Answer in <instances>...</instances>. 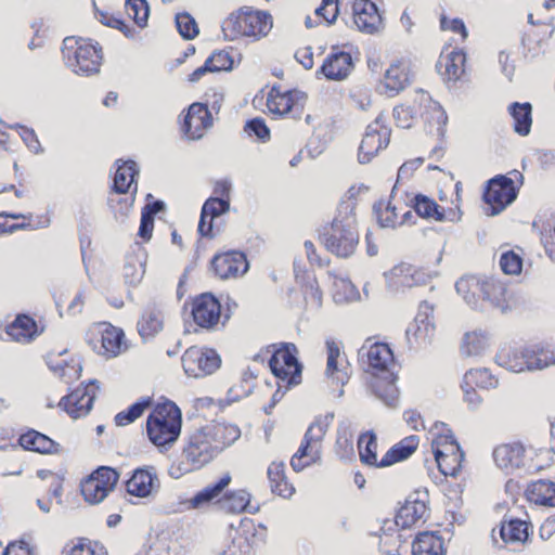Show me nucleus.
I'll list each match as a JSON object with an SVG mask.
<instances>
[{"mask_svg":"<svg viewBox=\"0 0 555 555\" xmlns=\"http://www.w3.org/2000/svg\"><path fill=\"white\" fill-rule=\"evenodd\" d=\"M138 192V184H134L133 189L129 191V196L126 197H109L108 198V207L114 215V218L119 222H125L128 218L134 201H135V194Z\"/></svg>","mask_w":555,"mask_h":555,"instance_id":"obj_46","label":"nucleus"},{"mask_svg":"<svg viewBox=\"0 0 555 555\" xmlns=\"http://www.w3.org/2000/svg\"><path fill=\"white\" fill-rule=\"evenodd\" d=\"M320 240L330 253L340 258H347L354 253L359 244V233L357 227L331 222L321 230Z\"/></svg>","mask_w":555,"mask_h":555,"instance_id":"obj_5","label":"nucleus"},{"mask_svg":"<svg viewBox=\"0 0 555 555\" xmlns=\"http://www.w3.org/2000/svg\"><path fill=\"white\" fill-rule=\"evenodd\" d=\"M17 444L27 451L42 454H55L60 450V444L44 434L35 429H28L22 434Z\"/></svg>","mask_w":555,"mask_h":555,"instance_id":"obj_23","label":"nucleus"},{"mask_svg":"<svg viewBox=\"0 0 555 555\" xmlns=\"http://www.w3.org/2000/svg\"><path fill=\"white\" fill-rule=\"evenodd\" d=\"M214 274L221 280L236 279L248 270L246 255L238 250L217 254L210 261Z\"/></svg>","mask_w":555,"mask_h":555,"instance_id":"obj_15","label":"nucleus"},{"mask_svg":"<svg viewBox=\"0 0 555 555\" xmlns=\"http://www.w3.org/2000/svg\"><path fill=\"white\" fill-rule=\"evenodd\" d=\"M90 477L95 478V481H99L100 486H103L107 492H111L118 482L119 474L113 467L100 466L90 475Z\"/></svg>","mask_w":555,"mask_h":555,"instance_id":"obj_62","label":"nucleus"},{"mask_svg":"<svg viewBox=\"0 0 555 555\" xmlns=\"http://www.w3.org/2000/svg\"><path fill=\"white\" fill-rule=\"evenodd\" d=\"M500 535L504 542H525L528 538V522L519 519L503 522Z\"/></svg>","mask_w":555,"mask_h":555,"instance_id":"obj_49","label":"nucleus"},{"mask_svg":"<svg viewBox=\"0 0 555 555\" xmlns=\"http://www.w3.org/2000/svg\"><path fill=\"white\" fill-rule=\"evenodd\" d=\"M411 83V70L406 63L398 61L385 72L383 86L389 96L397 95Z\"/></svg>","mask_w":555,"mask_h":555,"instance_id":"obj_21","label":"nucleus"},{"mask_svg":"<svg viewBox=\"0 0 555 555\" xmlns=\"http://www.w3.org/2000/svg\"><path fill=\"white\" fill-rule=\"evenodd\" d=\"M378 223L383 228H396L399 225L398 207L392 205L390 201H379L373 206Z\"/></svg>","mask_w":555,"mask_h":555,"instance_id":"obj_51","label":"nucleus"},{"mask_svg":"<svg viewBox=\"0 0 555 555\" xmlns=\"http://www.w3.org/2000/svg\"><path fill=\"white\" fill-rule=\"evenodd\" d=\"M390 129L385 125V118L378 115L365 130L358 151L360 164L370 163L377 153L389 144Z\"/></svg>","mask_w":555,"mask_h":555,"instance_id":"obj_9","label":"nucleus"},{"mask_svg":"<svg viewBox=\"0 0 555 555\" xmlns=\"http://www.w3.org/2000/svg\"><path fill=\"white\" fill-rule=\"evenodd\" d=\"M296 280L301 285L307 305L320 308L322 306V292L315 276L309 273L296 274Z\"/></svg>","mask_w":555,"mask_h":555,"instance_id":"obj_43","label":"nucleus"},{"mask_svg":"<svg viewBox=\"0 0 555 555\" xmlns=\"http://www.w3.org/2000/svg\"><path fill=\"white\" fill-rule=\"evenodd\" d=\"M427 119L431 126L436 125V135L439 140H443L446 134V126L448 122V115L443 107L435 102L430 106V111L428 112Z\"/></svg>","mask_w":555,"mask_h":555,"instance_id":"obj_61","label":"nucleus"},{"mask_svg":"<svg viewBox=\"0 0 555 555\" xmlns=\"http://www.w3.org/2000/svg\"><path fill=\"white\" fill-rule=\"evenodd\" d=\"M327 363L325 374L337 385L344 386L349 380V373L346 370L338 369V357L340 349L333 339L326 340Z\"/></svg>","mask_w":555,"mask_h":555,"instance_id":"obj_37","label":"nucleus"},{"mask_svg":"<svg viewBox=\"0 0 555 555\" xmlns=\"http://www.w3.org/2000/svg\"><path fill=\"white\" fill-rule=\"evenodd\" d=\"M126 10L140 28L146 26L149 18V4L146 0H127Z\"/></svg>","mask_w":555,"mask_h":555,"instance_id":"obj_59","label":"nucleus"},{"mask_svg":"<svg viewBox=\"0 0 555 555\" xmlns=\"http://www.w3.org/2000/svg\"><path fill=\"white\" fill-rule=\"evenodd\" d=\"M212 125V116L207 104L192 103L188 108L181 129L191 140L201 139L207 128Z\"/></svg>","mask_w":555,"mask_h":555,"instance_id":"obj_17","label":"nucleus"},{"mask_svg":"<svg viewBox=\"0 0 555 555\" xmlns=\"http://www.w3.org/2000/svg\"><path fill=\"white\" fill-rule=\"evenodd\" d=\"M145 272V263L137 255H129L122 269L125 282L129 285H138Z\"/></svg>","mask_w":555,"mask_h":555,"instance_id":"obj_53","label":"nucleus"},{"mask_svg":"<svg viewBox=\"0 0 555 555\" xmlns=\"http://www.w3.org/2000/svg\"><path fill=\"white\" fill-rule=\"evenodd\" d=\"M160 483L154 466L139 467L126 481V491L138 498H146L158 490Z\"/></svg>","mask_w":555,"mask_h":555,"instance_id":"obj_18","label":"nucleus"},{"mask_svg":"<svg viewBox=\"0 0 555 555\" xmlns=\"http://www.w3.org/2000/svg\"><path fill=\"white\" fill-rule=\"evenodd\" d=\"M483 299L491 302L494 308L505 312L508 309L506 300V287L498 280H486L480 285Z\"/></svg>","mask_w":555,"mask_h":555,"instance_id":"obj_38","label":"nucleus"},{"mask_svg":"<svg viewBox=\"0 0 555 555\" xmlns=\"http://www.w3.org/2000/svg\"><path fill=\"white\" fill-rule=\"evenodd\" d=\"M255 535L247 531H235L230 543L220 555H253Z\"/></svg>","mask_w":555,"mask_h":555,"instance_id":"obj_42","label":"nucleus"},{"mask_svg":"<svg viewBox=\"0 0 555 555\" xmlns=\"http://www.w3.org/2000/svg\"><path fill=\"white\" fill-rule=\"evenodd\" d=\"M442 453L440 451L436 452L435 461L439 468V472L443 476L456 477L457 474L462 470L464 456H450V457H441Z\"/></svg>","mask_w":555,"mask_h":555,"instance_id":"obj_57","label":"nucleus"},{"mask_svg":"<svg viewBox=\"0 0 555 555\" xmlns=\"http://www.w3.org/2000/svg\"><path fill=\"white\" fill-rule=\"evenodd\" d=\"M518 194L513 179L498 175L490 179L483 192V199L490 205L489 215L501 212L507 205L514 202Z\"/></svg>","mask_w":555,"mask_h":555,"instance_id":"obj_10","label":"nucleus"},{"mask_svg":"<svg viewBox=\"0 0 555 555\" xmlns=\"http://www.w3.org/2000/svg\"><path fill=\"white\" fill-rule=\"evenodd\" d=\"M487 347V337L483 333L473 332L464 336L462 351L466 356H477Z\"/></svg>","mask_w":555,"mask_h":555,"instance_id":"obj_60","label":"nucleus"},{"mask_svg":"<svg viewBox=\"0 0 555 555\" xmlns=\"http://www.w3.org/2000/svg\"><path fill=\"white\" fill-rule=\"evenodd\" d=\"M272 25V17L268 12L246 8L247 37L259 40L269 34Z\"/></svg>","mask_w":555,"mask_h":555,"instance_id":"obj_33","label":"nucleus"},{"mask_svg":"<svg viewBox=\"0 0 555 555\" xmlns=\"http://www.w3.org/2000/svg\"><path fill=\"white\" fill-rule=\"evenodd\" d=\"M164 327V313L162 309L155 305L150 304L142 312L140 320L137 323L139 335L143 339L154 337Z\"/></svg>","mask_w":555,"mask_h":555,"instance_id":"obj_24","label":"nucleus"},{"mask_svg":"<svg viewBox=\"0 0 555 555\" xmlns=\"http://www.w3.org/2000/svg\"><path fill=\"white\" fill-rule=\"evenodd\" d=\"M244 131L249 137H256L261 142H267L270 140V130L261 117L247 120L244 126Z\"/></svg>","mask_w":555,"mask_h":555,"instance_id":"obj_64","label":"nucleus"},{"mask_svg":"<svg viewBox=\"0 0 555 555\" xmlns=\"http://www.w3.org/2000/svg\"><path fill=\"white\" fill-rule=\"evenodd\" d=\"M353 67L351 54L340 50L338 46H333L322 66L317 70V76L322 74L328 80L340 81L350 75Z\"/></svg>","mask_w":555,"mask_h":555,"instance_id":"obj_16","label":"nucleus"},{"mask_svg":"<svg viewBox=\"0 0 555 555\" xmlns=\"http://www.w3.org/2000/svg\"><path fill=\"white\" fill-rule=\"evenodd\" d=\"M181 362L186 375L199 377L214 373L220 366L221 360L214 350L203 351L192 347L185 350Z\"/></svg>","mask_w":555,"mask_h":555,"instance_id":"obj_12","label":"nucleus"},{"mask_svg":"<svg viewBox=\"0 0 555 555\" xmlns=\"http://www.w3.org/2000/svg\"><path fill=\"white\" fill-rule=\"evenodd\" d=\"M267 475L272 493L282 498H289L294 493L295 489L286 478L283 462H272L267 469Z\"/></svg>","mask_w":555,"mask_h":555,"instance_id":"obj_30","label":"nucleus"},{"mask_svg":"<svg viewBox=\"0 0 555 555\" xmlns=\"http://www.w3.org/2000/svg\"><path fill=\"white\" fill-rule=\"evenodd\" d=\"M418 446V437L415 435L408 436L393 444L386 454L379 460L380 467H388L395 463L406 460L412 455Z\"/></svg>","mask_w":555,"mask_h":555,"instance_id":"obj_29","label":"nucleus"},{"mask_svg":"<svg viewBox=\"0 0 555 555\" xmlns=\"http://www.w3.org/2000/svg\"><path fill=\"white\" fill-rule=\"evenodd\" d=\"M176 26L181 37L186 40L194 39L199 33L196 21L188 12L176 15Z\"/></svg>","mask_w":555,"mask_h":555,"instance_id":"obj_58","label":"nucleus"},{"mask_svg":"<svg viewBox=\"0 0 555 555\" xmlns=\"http://www.w3.org/2000/svg\"><path fill=\"white\" fill-rule=\"evenodd\" d=\"M427 506L423 500H406L398 509L395 522L398 527L409 528L415 525L426 513Z\"/></svg>","mask_w":555,"mask_h":555,"instance_id":"obj_34","label":"nucleus"},{"mask_svg":"<svg viewBox=\"0 0 555 555\" xmlns=\"http://www.w3.org/2000/svg\"><path fill=\"white\" fill-rule=\"evenodd\" d=\"M413 209L422 218H433L436 221H459L461 214L457 210L449 209L448 212L441 208L434 199L417 194L414 197Z\"/></svg>","mask_w":555,"mask_h":555,"instance_id":"obj_20","label":"nucleus"},{"mask_svg":"<svg viewBox=\"0 0 555 555\" xmlns=\"http://www.w3.org/2000/svg\"><path fill=\"white\" fill-rule=\"evenodd\" d=\"M351 12L353 24L363 34H377L384 26L382 14L373 0H353Z\"/></svg>","mask_w":555,"mask_h":555,"instance_id":"obj_14","label":"nucleus"},{"mask_svg":"<svg viewBox=\"0 0 555 555\" xmlns=\"http://www.w3.org/2000/svg\"><path fill=\"white\" fill-rule=\"evenodd\" d=\"M297 347L293 343H284L276 348L270 359L271 372L287 385H298L301 382V364L297 360Z\"/></svg>","mask_w":555,"mask_h":555,"instance_id":"obj_6","label":"nucleus"},{"mask_svg":"<svg viewBox=\"0 0 555 555\" xmlns=\"http://www.w3.org/2000/svg\"><path fill=\"white\" fill-rule=\"evenodd\" d=\"M528 500L537 505L555 506V482L540 479L526 490Z\"/></svg>","mask_w":555,"mask_h":555,"instance_id":"obj_35","label":"nucleus"},{"mask_svg":"<svg viewBox=\"0 0 555 555\" xmlns=\"http://www.w3.org/2000/svg\"><path fill=\"white\" fill-rule=\"evenodd\" d=\"M5 333L16 341L28 343L40 334L36 321L27 314H18L15 320L10 323Z\"/></svg>","mask_w":555,"mask_h":555,"instance_id":"obj_28","label":"nucleus"},{"mask_svg":"<svg viewBox=\"0 0 555 555\" xmlns=\"http://www.w3.org/2000/svg\"><path fill=\"white\" fill-rule=\"evenodd\" d=\"M192 318L194 323L204 330H215L221 320L222 325L230 319L229 313L221 312V304L211 293H203L193 298Z\"/></svg>","mask_w":555,"mask_h":555,"instance_id":"obj_8","label":"nucleus"},{"mask_svg":"<svg viewBox=\"0 0 555 555\" xmlns=\"http://www.w3.org/2000/svg\"><path fill=\"white\" fill-rule=\"evenodd\" d=\"M124 339L122 330L115 326H107L101 335V344L104 354L116 357L121 351V343Z\"/></svg>","mask_w":555,"mask_h":555,"instance_id":"obj_48","label":"nucleus"},{"mask_svg":"<svg viewBox=\"0 0 555 555\" xmlns=\"http://www.w3.org/2000/svg\"><path fill=\"white\" fill-rule=\"evenodd\" d=\"M117 169L114 176L112 190L117 194H127L131 191L134 184H138L135 177L139 175V167L134 160L116 162Z\"/></svg>","mask_w":555,"mask_h":555,"instance_id":"obj_25","label":"nucleus"},{"mask_svg":"<svg viewBox=\"0 0 555 555\" xmlns=\"http://www.w3.org/2000/svg\"><path fill=\"white\" fill-rule=\"evenodd\" d=\"M360 462L372 468H382L377 459V437L373 430L362 433L358 438Z\"/></svg>","mask_w":555,"mask_h":555,"instance_id":"obj_31","label":"nucleus"},{"mask_svg":"<svg viewBox=\"0 0 555 555\" xmlns=\"http://www.w3.org/2000/svg\"><path fill=\"white\" fill-rule=\"evenodd\" d=\"M218 502L223 511L232 514H256L259 511L258 506L250 505V493L245 489L228 491Z\"/></svg>","mask_w":555,"mask_h":555,"instance_id":"obj_26","label":"nucleus"},{"mask_svg":"<svg viewBox=\"0 0 555 555\" xmlns=\"http://www.w3.org/2000/svg\"><path fill=\"white\" fill-rule=\"evenodd\" d=\"M231 476L229 473L222 475L218 480L208 485L198 491L190 501L189 508H196L219 499L224 488L230 483Z\"/></svg>","mask_w":555,"mask_h":555,"instance_id":"obj_36","label":"nucleus"},{"mask_svg":"<svg viewBox=\"0 0 555 555\" xmlns=\"http://www.w3.org/2000/svg\"><path fill=\"white\" fill-rule=\"evenodd\" d=\"M99 389L98 380L92 379L86 385L75 388L70 393L64 396L59 405L73 418L87 415Z\"/></svg>","mask_w":555,"mask_h":555,"instance_id":"obj_11","label":"nucleus"},{"mask_svg":"<svg viewBox=\"0 0 555 555\" xmlns=\"http://www.w3.org/2000/svg\"><path fill=\"white\" fill-rule=\"evenodd\" d=\"M358 364L363 372L371 375L370 387L373 393L387 406H397V363L390 347L386 343L367 338L358 350Z\"/></svg>","mask_w":555,"mask_h":555,"instance_id":"obj_1","label":"nucleus"},{"mask_svg":"<svg viewBox=\"0 0 555 555\" xmlns=\"http://www.w3.org/2000/svg\"><path fill=\"white\" fill-rule=\"evenodd\" d=\"M204 428L218 453L241 437V429L233 424L216 423Z\"/></svg>","mask_w":555,"mask_h":555,"instance_id":"obj_27","label":"nucleus"},{"mask_svg":"<svg viewBox=\"0 0 555 555\" xmlns=\"http://www.w3.org/2000/svg\"><path fill=\"white\" fill-rule=\"evenodd\" d=\"M412 555H444L443 539L430 531L418 533L412 543Z\"/></svg>","mask_w":555,"mask_h":555,"instance_id":"obj_32","label":"nucleus"},{"mask_svg":"<svg viewBox=\"0 0 555 555\" xmlns=\"http://www.w3.org/2000/svg\"><path fill=\"white\" fill-rule=\"evenodd\" d=\"M208 435L203 427L189 437L182 450L181 464L185 472L201 468L218 454Z\"/></svg>","mask_w":555,"mask_h":555,"instance_id":"obj_7","label":"nucleus"},{"mask_svg":"<svg viewBox=\"0 0 555 555\" xmlns=\"http://www.w3.org/2000/svg\"><path fill=\"white\" fill-rule=\"evenodd\" d=\"M152 405L151 397H143L127 410L118 412L114 416V423L116 426H127L138 420L144 412V410Z\"/></svg>","mask_w":555,"mask_h":555,"instance_id":"obj_50","label":"nucleus"},{"mask_svg":"<svg viewBox=\"0 0 555 555\" xmlns=\"http://www.w3.org/2000/svg\"><path fill=\"white\" fill-rule=\"evenodd\" d=\"M222 31L229 40H236L247 37L246 9H241L237 13L231 14L222 24Z\"/></svg>","mask_w":555,"mask_h":555,"instance_id":"obj_44","label":"nucleus"},{"mask_svg":"<svg viewBox=\"0 0 555 555\" xmlns=\"http://www.w3.org/2000/svg\"><path fill=\"white\" fill-rule=\"evenodd\" d=\"M527 370H541L555 363V352L551 350H528L527 349Z\"/></svg>","mask_w":555,"mask_h":555,"instance_id":"obj_56","label":"nucleus"},{"mask_svg":"<svg viewBox=\"0 0 555 555\" xmlns=\"http://www.w3.org/2000/svg\"><path fill=\"white\" fill-rule=\"evenodd\" d=\"M348 193L350 194L349 197L347 199H343L339 203L337 214L332 222H338V224L347 227H357V203L354 198L353 188L349 189Z\"/></svg>","mask_w":555,"mask_h":555,"instance_id":"obj_47","label":"nucleus"},{"mask_svg":"<svg viewBox=\"0 0 555 555\" xmlns=\"http://www.w3.org/2000/svg\"><path fill=\"white\" fill-rule=\"evenodd\" d=\"M466 61V55L462 50H453L451 51L444 59V61H439V66L444 67V70L441 72V75L444 79L450 81H456L461 78L464 73V65Z\"/></svg>","mask_w":555,"mask_h":555,"instance_id":"obj_40","label":"nucleus"},{"mask_svg":"<svg viewBox=\"0 0 555 555\" xmlns=\"http://www.w3.org/2000/svg\"><path fill=\"white\" fill-rule=\"evenodd\" d=\"M268 112L276 118L288 116L293 119H300L305 103L294 99L292 91L282 92L279 87H272L267 96Z\"/></svg>","mask_w":555,"mask_h":555,"instance_id":"obj_13","label":"nucleus"},{"mask_svg":"<svg viewBox=\"0 0 555 555\" xmlns=\"http://www.w3.org/2000/svg\"><path fill=\"white\" fill-rule=\"evenodd\" d=\"M496 362L512 372H522L527 370V349L518 351L512 348H503L496 354Z\"/></svg>","mask_w":555,"mask_h":555,"instance_id":"obj_41","label":"nucleus"},{"mask_svg":"<svg viewBox=\"0 0 555 555\" xmlns=\"http://www.w3.org/2000/svg\"><path fill=\"white\" fill-rule=\"evenodd\" d=\"M230 209V201L219 197H209L202 207L198 222V232L202 236L212 237V218Z\"/></svg>","mask_w":555,"mask_h":555,"instance_id":"obj_22","label":"nucleus"},{"mask_svg":"<svg viewBox=\"0 0 555 555\" xmlns=\"http://www.w3.org/2000/svg\"><path fill=\"white\" fill-rule=\"evenodd\" d=\"M430 434L433 435L431 450L435 456L436 452L440 451V448L456 440L452 430L442 422H436L430 429Z\"/></svg>","mask_w":555,"mask_h":555,"instance_id":"obj_54","label":"nucleus"},{"mask_svg":"<svg viewBox=\"0 0 555 555\" xmlns=\"http://www.w3.org/2000/svg\"><path fill=\"white\" fill-rule=\"evenodd\" d=\"M433 332V322L426 317L422 318V314H416L414 322L406 328L405 335L410 344H420L425 343Z\"/></svg>","mask_w":555,"mask_h":555,"instance_id":"obj_45","label":"nucleus"},{"mask_svg":"<svg viewBox=\"0 0 555 555\" xmlns=\"http://www.w3.org/2000/svg\"><path fill=\"white\" fill-rule=\"evenodd\" d=\"M181 433V412L178 405L166 400L157 403L146 420V434L156 447L173 443Z\"/></svg>","mask_w":555,"mask_h":555,"instance_id":"obj_2","label":"nucleus"},{"mask_svg":"<svg viewBox=\"0 0 555 555\" xmlns=\"http://www.w3.org/2000/svg\"><path fill=\"white\" fill-rule=\"evenodd\" d=\"M525 448L520 442L498 446L493 450L495 464L506 474H512L525 464Z\"/></svg>","mask_w":555,"mask_h":555,"instance_id":"obj_19","label":"nucleus"},{"mask_svg":"<svg viewBox=\"0 0 555 555\" xmlns=\"http://www.w3.org/2000/svg\"><path fill=\"white\" fill-rule=\"evenodd\" d=\"M464 384L475 386L481 389L495 388L498 379L487 369H473L465 373Z\"/></svg>","mask_w":555,"mask_h":555,"instance_id":"obj_52","label":"nucleus"},{"mask_svg":"<svg viewBox=\"0 0 555 555\" xmlns=\"http://www.w3.org/2000/svg\"><path fill=\"white\" fill-rule=\"evenodd\" d=\"M531 104L528 102H514L509 105L508 112L514 120V130L519 135H527L532 125Z\"/></svg>","mask_w":555,"mask_h":555,"instance_id":"obj_39","label":"nucleus"},{"mask_svg":"<svg viewBox=\"0 0 555 555\" xmlns=\"http://www.w3.org/2000/svg\"><path fill=\"white\" fill-rule=\"evenodd\" d=\"M64 62L74 73L90 76L100 70L102 48L83 38L66 37L63 40Z\"/></svg>","mask_w":555,"mask_h":555,"instance_id":"obj_3","label":"nucleus"},{"mask_svg":"<svg viewBox=\"0 0 555 555\" xmlns=\"http://www.w3.org/2000/svg\"><path fill=\"white\" fill-rule=\"evenodd\" d=\"M81 494L89 503L95 504L103 501L108 492L95 481V478L88 476L80 486Z\"/></svg>","mask_w":555,"mask_h":555,"instance_id":"obj_55","label":"nucleus"},{"mask_svg":"<svg viewBox=\"0 0 555 555\" xmlns=\"http://www.w3.org/2000/svg\"><path fill=\"white\" fill-rule=\"evenodd\" d=\"M334 416V412L318 415L309 425L297 452L291 459V466L295 472H301L320 460L321 443Z\"/></svg>","mask_w":555,"mask_h":555,"instance_id":"obj_4","label":"nucleus"},{"mask_svg":"<svg viewBox=\"0 0 555 555\" xmlns=\"http://www.w3.org/2000/svg\"><path fill=\"white\" fill-rule=\"evenodd\" d=\"M66 555H106L104 547L90 540L80 538L78 542L67 551Z\"/></svg>","mask_w":555,"mask_h":555,"instance_id":"obj_63","label":"nucleus"}]
</instances>
